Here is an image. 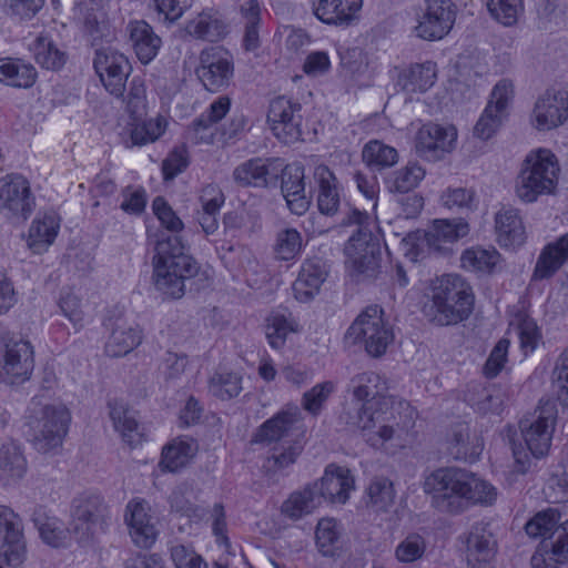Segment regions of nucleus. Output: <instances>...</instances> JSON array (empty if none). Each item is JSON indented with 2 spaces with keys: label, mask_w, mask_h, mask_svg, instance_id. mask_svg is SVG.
Here are the masks:
<instances>
[{
  "label": "nucleus",
  "mask_w": 568,
  "mask_h": 568,
  "mask_svg": "<svg viewBox=\"0 0 568 568\" xmlns=\"http://www.w3.org/2000/svg\"><path fill=\"white\" fill-rule=\"evenodd\" d=\"M314 180L320 212L328 216L336 214L341 204V186L335 174L328 166L321 164L314 170Z\"/></svg>",
  "instance_id": "c85d7f7f"
},
{
  "label": "nucleus",
  "mask_w": 568,
  "mask_h": 568,
  "mask_svg": "<svg viewBox=\"0 0 568 568\" xmlns=\"http://www.w3.org/2000/svg\"><path fill=\"white\" fill-rule=\"evenodd\" d=\"M32 520L41 539L47 545L55 548L67 545L70 531L60 519L49 516L43 508L39 507L34 510Z\"/></svg>",
  "instance_id": "37998d69"
},
{
  "label": "nucleus",
  "mask_w": 568,
  "mask_h": 568,
  "mask_svg": "<svg viewBox=\"0 0 568 568\" xmlns=\"http://www.w3.org/2000/svg\"><path fill=\"white\" fill-rule=\"evenodd\" d=\"M363 0H320L314 14L326 24L349 26L358 16Z\"/></svg>",
  "instance_id": "cd10ccee"
},
{
  "label": "nucleus",
  "mask_w": 568,
  "mask_h": 568,
  "mask_svg": "<svg viewBox=\"0 0 568 568\" xmlns=\"http://www.w3.org/2000/svg\"><path fill=\"white\" fill-rule=\"evenodd\" d=\"M382 313L383 311L377 306L366 308L347 331L348 336L355 342L364 343L367 353L374 357L383 355L394 338Z\"/></svg>",
  "instance_id": "0eeeda50"
},
{
  "label": "nucleus",
  "mask_w": 568,
  "mask_h": 568,
  "mask_svg": "<svg viewBox=\"0 0 568 568\" xmlns=\"http://www.w3.org/2000/svg\"><path fill=\"white\" fill-rule=\"evenodd\" d=\"M36 207L29 181L19 173L0 179V211L9 219L26 221Z\"/></svg>",
  "instance_id": "9b49d317"
},
{
  "label": "nucleus",
  "mask_w": 568,
  "mask_h": 568,
  "mask_svg": "<svg viewBox=\"0 0 568 568\" xmlns=\"http://www.w3.org/2000/svg\"><path fill=\"white\" fill-rule=\"evenodd\" d=\"M476 443L469 442V428L466 425H458L453 429V434L449 442L450 455L455 459L475 462L481 450L483 444L479 438L474 437Z\"/></svg>",
  "instance_id": "de8ad7c7"
},
{
  "label": "nucleus",
  "mask_w": 568,
  "mask_h": 568,
  "mask_svg": "<svg viewBox=\"0 0 568 568\" xmlns=\"http://www.w3.org/2000/svg\"><path fill=\"white\" fill-rule=\"evenodd\" d=\"M296 420L295 414L288 412L277 413L258 427L253 440L258 444L288 442L286 438L291 435Z\"/></svg>",
  "instance_id": "ea45409f"
},
{
  "label": "nucleus",
  "mask_w": 568,
  "mask_h": 568,
  "mask_svg": "<svg viewBox=\"0 0 568 568\" xmlns=\"http://www.w3.org/2000/svg\"><path fill=\"white\" fill-rule=\"evenodd\" d=\"M231 100L229 97H219L211 103L207 111L202 113L192 123L193 138L196 143H212L216 131V123L220 122L230 111Z\"/></svg>",
  "instance_id": "2f4dec72"
},
{
  "label": "nucleus",
  "mask_w": 568,
  "mask_h": 568,
  "mask_svg": "<svg viewBox=\"0 0 568 568\" xmlns=\"http://www.w3.org/2000/svg\"><path fill=\"white\" fill-rule=\"evenodd\" d=\"M194 453L192 443L174 439L163 447L159 466L163 471L175 473L190 463Z\"/></svg>",
  "instance_id": "a18cd8bd"
},
{
  "label": "nucleus",
  "mask_w": 568,
  "mask_h": 568,
  "mask_svg": "<svg viewBox=\"0 0 568 568\" xmlns=\"http://www.w3.org/2000/svg\"><path fill=\"white\" fill-rule=\"evenodd\" d=\"M425 550V539L418 534H409L397 545L395 556L398 561L408 564L422 558Z\"/></svg>",
  "instance_id": "69168bd1"
},
{
  "label": "nucleus",
  "mask_w": 568,
  "mask_h": 568,
  "mask_svg": "<svg viewBox=\"0 0 568 568\" xmlns=\"http://www.w3.org/2000/svg\"><path fill=\"white\" fill-rule=\"evenodd\" d=\"M556 539L544 540L531 557L532 568H558V564L568 562V520L554 531Z\"/></svg>",
  "instance_id": "a878e982"
},
{
  "label": "nucleus",
  "mask_w": 568,
  "mask_h": 568,
  "mask_svg": "<svg viewBox=\"0 0 568 568\" xmlns=\"http://www.w3.org/2000/svg\"><path fill=\"white\" fill-rule=\"evenodd\" d=\"M555 405L547 400L531 422H521L520 428L527 450L536 458L548 454L555 429Z\"/></svg>",
  "instance_id": "4468645a"
},
{
  "label": "nucleus",
  "mask_w": 568,
  "mask_h": 568,
  "mask_svg": "<svg viewBox=\"0 0 568 568\" xmlns=\"http://www.w3.org/2000/svg\"><path fill=\"white\" fill-rule=\"evenodd\" d=\"M110 417L114 428L128 444L134 445L140 442L139 424L133 410L122 404H110Z\"/></svg>",
  "instance_id": "5fc2aeb1"
},
{
  "label": "nucleus",
  "mask_w": 568,
  "mask_h": 568,
  "mask_svg": "<svg viewBox=\"0 0 568 568\" xmlns=\"http://www.w3.org/2000/svg\"><path fill=\"white\" fill-rule=\"evenodd\" d=\"M267 322L265 334L270 345L275 349L285 344L287 335L295 332L297 326L294 317L286 310L273 312Z\"/></svg>",
  "instance_id": "8fccbe9b"
},
{
  "label": "nucleus",
  "mask_w": 568,
  "mask_h": 568,
  "mask_svg": "<svg viewBox=\"0 0 568 568\" xmlns=\"http://www.w3.org/2000/svg\"><path fill=\"white\" fill-rule=\"evenodd\" d=\"M0 535L4 540L0 561L10 568H19L24 560L26 551L22 524L20 517L7 506H0Z\"/></svg>",
  "instance_id": "6ab92c4d"
},
{
  "label": "nucleus",
  "mask_w": 568,
  "mask_h": 568,
  "mask_svg": "<svg viewBox=\"0 0 568 568\" xmlns=\"http://www.w3.org/2000/svg\"><path fill=\"white\" fill-rule=\"evenodd\" d=\"M93 67L106 91L115 98H124L126 80L132 69L128 58L112 49L97 50Z\"/></svg>",
  "instance_id": "ddd939ff"
},
{
  "label": "nucleus",
  "mask_w": 568,
  "mask_h": 568,
  "mask_svg": "<svg viewBox=\"0 0 568 568\" xmlns=\"http://www.w3.org/2000/svg\"><path fill=\"white\" fill-rule=\"evenodd\" d=\"M513 94V84L508 80H500L494 87L490 100L474 129V134L477 138L488 140L498 130L506 116V109Z\"/></svg>",
  "instance_id": "f3484780"
},
{
  "label": "nucleus",
  "mask_w": 568,
  "mask_h": 568,
  "mask_svg": "<svg viewBox=\"0 0 568 568\" xmlns=\"http://www.w3.org/2000/svg\"><path fill=\"white\" fill-rule=\"evenodd\" d=\"M145 500H132L126 506L125 521L133 542L141 548L151 547L158 537L152 516Z\"/></svg>",
  "instance_id": "b1692460"
},
{
  "label": "nucleus",
  "mask_w": 568,
  "mask_h": 568,
  "mask_svg": "<svg viewBox=\"0 0 568 568\" xmlns=\"http://www.w3.org/2000/svg\"><path fill=\"white\" fill-rule=\"evenodd\" d=\"M335 390L336 384L332 381L318 383L303 394L301 405L305 412L316 417Z\"/></svg>",
  "instance_id": "13d9d810"
},
{
  "label": "nucleus",
  "mask_w": 568,
  "mask_h": 568,
  "mask_svg": "<svg viewBox=\"0 0 568 568\" xmlns=\"http://www.w3.org/2000/svg\"><path fill=\"white\" fill-rule=\"evenodd\" d=\"M424 176L425 170L420 165L408 163L388 175L385 184L390 192L407 193L417 187Z\"/></svg>",
  "instance_id": "6e6d98bb"
},
{
  "label": "nucleus",
  "mask_w": 568,
  "mask_h": 568,
  "mask_svg": "<svg viewBox=\"0 0 568 568\" xmlns=\"http://www.w3.org/2000/svg\"><path fill=\"white\" fill-rule=\"evenodd\" d=\"M32 51L36 61L48 70L61 69L67 60L65 53L47 36H40L34 40Z\"/></svg>",
  "instance_id": "4d7b16f0"
},
{
  "label": "nucleus",
  "mask_w": 568,
  "mask_h": 568,
  "mask_svg": "<svg viewBox=\"0 0 568 568\" xmlns=\"http://www.w3.org/2000/svg\"><path fill=\"white\" fill-rule=\"evenodd\" d=\"M560 166L547 149L531 151L523 162L516 179L515 192L524 203H534L541 195L552 194L558 184Z\"/></svg>",
  "instance_id": "20e7f679"
},
{
  "label": "nucleus",
  "mask_w": 568,
  "mask_h": 568,
  "mask_svg": "<svg viewBox=\"0 0 568 568\" xmlns=\"http://www.w3.org/2000/svg\"><path fill=\"white\" fill-rule=\"evenodd\" d=\"M437 79L436 64L432 61L416 63L404 70L398 77V84L407 92H426Z\"/></svg>",
  "instance_id": "a19ab883"
},
{
  "label": "nucleus",
  "mask_w": 568,
  "mask_h": 568,
  "mask_svg": "<svg viewBox=\"0 0 568 568\" xmlns=\"http://www.w3.org/2000/svg\"><path fill=\"white\" fill-rule=\"evenodd\" d=\"M568 120V92L547 90L535 102L530 123L538 131H550Z\"/></svg>",
  "instance_id": "dca6fc26"
},
{
  "label": "nucleus",
  "mask_w": 568,
  "mask_h": 568,
  "mask_svg": "<svg viewBox=\"0 0 568 568\" xmlns=\"http://www.w3.org/2000/svg\"><path fill=\"white\" fill-rule=\"evenodd\" d=\"M466 545L468 560L487 562L496 552V540L486 523H476L471 526Z\"/></svg>",
  "instance_id": "e433bc0d"
},
{
  "label": "nucleus",
  "mask_w": 568,
  "mask_h": 568,
  "mask_svg": "<svg viewBox=\"0 0 568 568\" xmlns=\"http://www.w3.org/2000/svg\"><path fill=\"white\" fill-rule=\"evenodd\" d=\"M315 542L325 557H335L341 550V531L334 518H322L316 526Z\"/></svg>",
  "instance_id": "09e8293b"
},
{
  "label": "nucleus",
  "mask_w": 568,
  "mask_h": 568,
  "mask_svg": "<svg viewBox=\"0 0 568 568\" xmlns=\"http://www.w3.org/2000/svg\"><path fill=\"white\" fill-rule=\"evenodd\" d=\"M560 519V514L557 509L548 508L546 510L537 513L525 526V530L528 536L537 538V537H546L549 535L550 537L555 536L554 531L558 527V521Z\"/></svg>",
  "instance_id": "052dcab7"
},
{
  "label": "nucleus",
  "mask_w": 568,
  "mask_h": 568,
  "mask_svg": "<svg viewBox=\"0 0 568 568\" xmlns=\"http://www.w3.org/2000/svg\"><path fill=\"white\" fill-rule=\"evenodd\" d=\"M34 368L33 347L22 337L13 336L7 342L4 364L2 366L3 382L10 385L29 379Z\"/></svg>",
  "instance_id": "a211bd4d"
},
{
  "label": "nucleus",
  "mask_w": 568,
  "mask_h": 568,
  "mask_svg": "<svg viewBox=\"0 0 568 568\" xmlns=\"http://www.w3.org/2000/svg\"><path fill=\"white\" fill-rule=\"evenodd\" d=\"M312 485L316 488L321 504L323 500L345 504L349 491L354 489V478L349 469L329 465L326 467L323 477Z\"/></svg>",
  "instance_id": "5701e85b"
},
{
  "label": "nucleus",
  "mask_w": 568,
  "mask_h": 568,
  "mask_svg": "<svg viewBox=\"0 0 568 568\" xmlns=\"http://www.w3.org/2000/svg\"><path fill=\"white\" fill-rule=\"evenodd\" d=\"M474 305L471 287L459 275H445L437 280L430 297L424 303L423 314L438 325H455L468 318Z\"/></svg>",
  "instance_id": "7ed1b4c3"
},
{
  "label": "nucleus",
  "mask_w": 568,
  "mask_h": 568,
  "mask_svg": "<svg viewBox=\"0 0 568 568\" xmlns=\"http://www.w3.org/2000/svg\"><path fill=\"white\" fill-rule=\"evenodd\" d=\"M27 471V460L14 443L0 447V478L20 479Z\"/></svg>",
  "instance_id": "864d4df0"
},
{
  "label": "nucleus",
  "mask_w": 568,
  "mask_h": 568,
  "mask_svg": "<svg viewBox=\"0 0 568 568\" xmlns=\"http://www.w3.org/2000/svg\"><path fill=\"white\" fill-rule=\"evenodd\" d=\"M242 389V376L235 372L219 369L209 379V392L222 400L236 397Z\"/></svg>",
  "instance_id": "603ef678"
},
{
  "label": "nucleus",
  "mask_w": 568,
  "mask_h": 568,
  "mask_svg": "<svg viewBox=\"0 0 568 568\" xmlns=\"http://www.w3.org/2000/svg\"><path fill=\"white\" fill-rule=\"evenodd\" d=\"M568 260V233L556 243L548 244L539 255L534 270L535 280L552 276Z\"/></svg>",
  "instance_id": "c9c22d12"
},
{
  "label": "nucleus",
  "mask_w": 568,
  "mask_h": 568,
  "mask_svg": "<svg viewBox=\"0 0 568 568\" xmlns=\"http://www.w3.org/2000/svg\"><path fill=\"white\" fill-rule=\"evenodd\" d=\"M186 31L196 39L217 42L227 34V23L220 11L206 9L187 23Z\"/></svg>",
  "instance_id": "7c9ffc66"
},
{
  "label": "nucleus",
  "mask_w": 568,
  "mask_h": 568,
  "mask_svg": "<svg viewBox=\"0 0 568 568\" xmlns=\"http://www.w3.org/2000/svg\"><path fill=\"white\" fill-rule=\"evenodd\" d=\"M367 496L375 511H387L395 500L393 483L385 477L374 478L367 488Z\"/></svg>",
  "instance_id": "bf43d9fd"
},
{
  "label": "nucleus",
  "mask_w": 568,
  "mask_h": 568,
  "mask_svg": "<svg viewBox=\"0 0 568 568\" xmlns=\"http://www.w3.org/2000/svg\"><path fill=\"white\" fill-rule=\"evenodd\" d=\"M462 267L469 272L490 274L501 264V255L495 247L475 246L467 248L460 256Z\"/></svg>",
  "instance_id": "79ce46f5"
},
{
  "label": "nucleus",
  "mask_w": 568,
  "mask_h": 568,
  "mask_svg": "<svg viewBox=\"0 0 568 568\" xmlns=\"http://www.w3.org/2000/svg\"><path fill=\"white\" fill-rule=\"evenodd\" d=\"M357 412L358 415L352 424L363 432V436L372 446L378 447L394 437H400L404 428L399 427L396 420L393 405L385 408L382 405L374 407L369 404L362 406Z\"/></svg>",
  "instance_id": "6e6552de"
},
{
  "label": "nucleus",
  "mask_w": 568,
  "mask_h": 568,
  "mask_svg": "<svg viewBox=\"0 0 568 568\" xmlns=\"http://www.w3.org/2000/svg\"><path fill=\"white\" fill-rule=\"evenodd\" d=\"M456 21V6L452 0H424L417 12L416 37L426 41L444 39Z\"/></svg>",
  "instance_id": "1a4fd4ad"
},
{
  "label": "nucleus",
  "mask_w": 568,
  "mask_h": 568,
  "mask_svg": "<svg viewBox=\"0 0 568 568\" xmlns=\"http://www.w3.org/2000/svg\"><path fill=\"white\" fill-rule=\"evenodd\" d=\"M109 507L99 496L80 500L73 510L72 532L77 540L89 539L98 531H103L110 520Z\"/></svg>",
  "instance_id": "2eb2a0df"
},
{
  "label": "nucleus",
  "mask_w": 568,
  "mask_h": 568,
  "mask_svg": "<svg viewBox=\"0 0 568 568\" xmlns=\"http://www.w3.org/2000/svg\"><path fill=\"white\" fill-rule=\"evenodd\" d=\"M192 490L187 483L178 485L169 498L171 509L189 518L199 517L201 509L191 499Z\"/></svg>",
  "instance_id": "e2e57ef3"
},
{
  "label": "nucleus",
  "mask_w": 568,
  "mask_h": 568,
  "mask_svg": "<svg viewBox=\"0 0 568 568\" xmlns=\"http://www.w3.org/2000/svg\"><path fill=\"white\" fill-rule=\"evenodd\" d=\"M424 490L432 497V506L440 513L458 514L469 503L491 505L496 488L460 468H439L425 480Z\"/></svg>",
  "instance_id": "f257e3e1"
},
{
  "label": "nucleus",
  "mask_w": 568,
  "mask_h": 568,
  "mask_svg": "<svg viewBox=\"0 0 568 568\" xmlns=\"http://www.w3.org/2000/svg\"><path fill=\"white\" fill-rule=\"evenodd\" d=\"M301 104L294 103L285 97L271 101L267 121L274 135L284 144H292L302 140Z\"/></svg>",
  "instance_id": "f8f14e48"
},
{
  "label": "nucleus",
  "mask_w": 568,
  "mask_h": 568,
  "mask_svg": "<svg viewBox=\"0 0 568 568\" xmlns=\"http://www.w3.org/2000/svg\"><path fill=\"white\" fill-rule=\"evenodd\" d=\"M552 388L558 400L568 406V348L560 354L556 362L552 371Z\"/></svg>",
  "instance_id": "338daca9"
},
{
  "label": "nucleus",
  "mask_w": 568,
  "mask_h": 568,
  "mask_svg": "<svg viewBox=\"0 0 568 568\" xmlns=\"http://www.w3.org/2000/svg\"><path fill=\"white\" fill-rule=\"evenodd\" d=\"M348 392L359 402L362 406L373 404L374 407L382 405L388 408L393 399L385 395L387 387L385 381L374 372H364L353 376L348 383Z\"/></svg>",
  "instance_id": "393cba45"
},
{
  "label": "nucleus",
  "mask_w": 568,
  "mask_h": 568,
  "mask_svg": "<svg viewBox=\"0 0 568 568\" xmlns=\"http://www.w3.org/2000/svg\"><path fill=\"white\" fill-rule=\"evenodd\" d=\"M495 232L498 244L503 247H519L526 241V231L519 211L503 207L495 215Z\"/></svg>",
  "instance_id": "bb28decb"
},
{
  "label": "nucleus",
  "mask_w": 568,
  "mask_h": 568,
  "mask_svg": "<svg viewBox=\"0 0 568 568\" xmlns=\"http://www.w3.org/2000/svg\"><path fill=\"white\" fill-rule=\"evenodd\" d=\"M469 233V225L464 219L435 220L425 233V241L430 248L440 251L443 243H454Z\"/></svg>",
  "instance_id": "f704fd0d"
},
{
  "label": "nucleus",
  "mask_w": 568,
  "mask_h": 568,
  "mask_svg": "<svg viewBox=\"0 0 568 568\" xmlns=\"http://www.w3.org/2000/svg\"><path fill=\"white\" fill-rule=\"evenodd\" d=\"M195 72L210 92H221L230 87L234 75L232 55L221 47H210L201 51Z\"/></svg>",
  "instance_id": "9d476101"
},
{
  "label": "nucleus",
  "mask_w": 568,
  "mask_h": 568,
  "mask_svg": "<svg viewBox=\"0 0 568 568\" xmlns=\"http://www.w3.org/2000/svg\"><path fill=\"white\" fill-rule=\"evenodd\" d=\"M37 70L20 59H0V81L14 88H31L37 80Z\"/></svg>",
  "instance_id": "c03bdc74"
},
{
  "label": "nucleus",
  "mask_w": 568,
  "mask_h": 568,
  "mask_svg": "<svg viewBox=\"0 0 568 568\" xmlns=\"http://www.w3.org/2000/svg\"><path fill=\"white\" fill-rule=\"evenodd\" d=\"M130 40L139 60L146 64L152 61L161 47V39L145 21L129 24Z\"/></svg>",
  "instance_id": "4c0bfd02"
},
{
  "label": "nucleus",
  "mask_w": 568,
  "mask_h": 568,
  "mask_svg": "<svg viewBox=\"0 0 568 568\" xmlns=\"http://www.w3.org/2000/svg\"><path fill=\"white\" fill-rule=\"evenodd\" d=\"M153 280L155 288L170 298H181L185 292L197 290L195 277L200 266L185 253V246L178 234L160 236L155 243Z\"/></svg>",
  "instance_id": "f03ea898"
},
{
  "label": "nucleus",
  "mask_w": 568,
  "mask_h": 568,
  "mask_svg": "<svg viewBox=\"0 0 568 568\" xmlns=\"http://www.w3.org/2000/svg\"><path fill=\"white\" fill-rule=\"evenodd\" d=\"M302 247V236L295 229H285L277 233L274 251L283 261L294 258Z\"/></svg>",
  "instance_id": "0e129e2a"
},
{
  "label": "nucleus",
  "mask_w": 568,
  "mask_h": 568,
  "mask_svg": "<svg viewBox=\"0 0 568 568\" xmlns=\"http://www.w3.org/2000/svg\"><path fill=\"white\" fill-rule=\"evenodd\" d=\"M487 9L496 21L510 27L517 22L524 6L521 0H489Z\"/></svg>",
  "instance_id": "680f3d73"
},
{
  "label": "nucleus",
  "mask_w": 568,
  "mask_h": 568,
  "mask_svg": "<svg viewBox=\"0 0 568 568\" xmlns=\"http://www.w3.org/2000/svg\"><path fill=\"white\" fill-rule=\"evenodd\" d=\"M141 342L142 333L138 325L116 318L105 344V353L112 357H121L132 352Z\"/></svg>",
  "instance_id": "c756f323"
},
{
  "label": "nucleus",
  "mask_w": 568,
  "mask_h": 568,
  "mask_svg": "<svg viewBox=\"0 0 568 568\" xmlns=\"http://www.w3.org/2000/svg\"><path fill=\"white\" fill-rule=\"evenodd\" d=\"M303 446L300 442H284L280 447H274L272 454L266 458L263 468L265 473L273 476L284 471L293 465L301 455Z\"/></svg>",
  "instance_id": "3c124183"
},
{
  "label": "nucleus",
  "mask_w": 568,
  "mask_h": 568,
  "mask_svg": "<svg viewBox=\"0 0 568 568\" xmlns=\"http://www.w3.org/2000/svg\"><path fill=\"white\" fill-rule=\"evenodd\" d=\"M278 178H281V190L287 207L293 214L303 215L311 204L305 195L304 166L297 162L285 165L281 160Z\"/></svg>",
  "instance_id": "4be33fe9"
},
{
  "label": "nucleus",
  "mask_w": 568,
  "mask_h": 568,
  "mask_svg": "<svg viewBox=\"0 0 568 568\" xmlns=\"http://www.w3.org/2000/svg\"><path fill=\"white\" fill-rule=\"evenodd\" d=\"M152 210L159 219L161 225L172 233H179L183 230L182 220L175 214L169 203L162 197L156 196L152 203Z\"/></svg>",
  "instance_id": "774afa93"
},
{
  "label": "nucleus",
  "mask_w": 568,
  "mask_h": 568,
  "mask_svg": "<svg viewBox=\"0 0 568 568\" xmlns=\"http://www.w3.org/2000/svg\"><path fill=\"white\" fill-rule=\"evenodd\" d=\"M320 505L316 488H314L312 484H308L304 488L290 494L281 506V514L296 521L311 515Z\"/></svg>",
  "instance_id": "58836bf2"
},
{
  "label": "nucleus",
  "mask_w": 568,
  "mask_h": 568,
  "mask_svg": "<svg viewBox=\"0 0 568 568\" xmlns=\"http://www.w3.org/2000/svg\"><path fill=\"white\" fill-rule=\"evenodd\" d=\"M345 253L351 275L357 282L373 280L379 273L381 245L369 231L358 227L348 240Z\"/></svg>",
  "instance_id": "423d86ee"
},
{
  "label": "nucleus",
  "mask_w": 568,
  "mask_h": 568,
  "mask_svg": "<svg viewBox=\"0 0 568 568\" xmlns=\"http://www.w3.org/2000/svg\"><path fill=\"white\" fill-rule=\"evenodd\" d=\"M362 158L372 171H382L394 166L398 162V152L395 148L382 141L371 140L364 145Z\"/></svg>",
  "instance_id": "49530a36"
},
{
  "label": "nucleus",
  "mask_w": 568,
  "mask_h": 568,
  "mask_svg": "<svg viewBox=\"0 0 568 568\" xmlns=\"http://www.w3.org/2000/svg\"><path fill=\"white\" fill-rule=\"evenodd\" d=\"M326 275V270L320 261L304 262L293 284V292L296 300L301 302L312 300L314 295L318 293Z\"/></svg>",
  "instance_id": "72a5a7b5"
},
{
  "label": "nucleus",
  "mask_w": 568,
  "mask_h": 568,
  "mask_svg": "<svg viewBox=\"0 0 568 568\" xmlns=\"http://www.w3.org/2000/svg\"><path fill=\"white\" fill-rule=\"evenodd\" d=\"M281 171L278 158L250 159L233 171L234 181L241 186H276Z\"/></svg>",
  "instance_id": "412c9836"
},
{
  "label": "nucleus",
  "mask_w": 568,
  "mask_h": 568,
  "mask_svg": "<svg viewBox=\"0 0 568 568\" xmlns=\"http://www.w3.org/2000/svg\"><path fill=\"white\" fill-rule=\"evenodd\" d=\"M60 229L59 219L53 213L38 215L31 223L27 245L36 254L44 253L54 242Z\"/></svg>",
  "instance_id": "473e14b6"
},
{
  "label": "nucleus",
  "mask_w": 568,
  "mask_h": 568,
  "mask_svg": "<svg viewBox=\"0 0 568 568\" xmlns=\"http://www.w3.org/2000/svg\"><path fill=\"white\" fill-rule=\"evenodd\" d=\"M71 420L65 406L45 405L29 419L34 448L43 454L62 445Z\"/></svg>",
  "instance_id": "39448f33"
},
{
  "label": "nucleus",
  "mask_w": 568,
  "mask_h": 568,
  "mask_svg": "<svg viewBox=\"0 0 568 568\" xmlns=\"http://www.w3.org/2000/svg\"><path fill=\"white\" fill-rule=\"evenodd\" d=\"M456 139L457 132L454 126L429 122L424 124L416 134V152L428 161H436L454 149Z\"/></svg>",
  "instance_id": "aec40b11"
}]
</instances>
